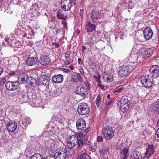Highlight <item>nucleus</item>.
<instances>
[{
    "mask_svg": "<svg viewBox=\"0 0 159 159\" xmlns=\"http://www.w3.org/2000/svg\"><path fill=\"white\" fill-rule=\"evenodd\" d=\"M151 108L152 109V111L154 113L158 114H159V101H157L156 102L152 103Z\"/></svg>",
    "mask_w": 159,
    "mask_h": 159,
    "instance_id": "obj_23",
    "label": "nucleus"
},
{
    "mask_svg": "<svg viewBox=\"0 0 159 159\" xmlns=\"http://www.w3.org/2000/svg\"><path fill=\"white\" fill-rule=\"evenodd\" d=\"M15 34H16V30H18L19 31H20L24 29L23 25L22 24H21L20 23L18 22L16 25V27L15 28Z\"/></svg>",
    "mask_w": 159,
    "mask_h": 159,
    "instance_id": "obj_32",
    "label": "nucleus"
},
{
    "mask_svg": "<svg viewBox=\"0 0 159 159\" xmlns=\"http://www.w3.org/2000/svg\"><path fill=\"white\" fill-rule=\"evenodd\" d=\"M86 49L85 46H83L82 47V51L83 52H84V51Z\"/></svg>",
    "mask_w": 159,
    "mask_h": 159,
    "instance_id": "obj_55",
    "label": "nucleus"
},
{
    "mask_svg": "<svg viewBox=\"0 0 159 159\" xmlns=\"http://www.w3.org/2000/svg\"><path fill=\"white\" fill-rule=\"evenodd\" d=\"M128 148L127 147L124 148L121 150L120 152V156L122 159H126L129 156L128 153Z\"/></svg>",
    "mask_w": 159,
    "mask_h": 159,
    "instance_id": "obj_24",
    "label": "nucleus"
},
{
    "mask_svg": "<svg viewBox=\"0 0 159 159\" xmlns=\"http://www.w3.org/2000/svg\"><path fill=\"white\" fill-rule=\"evenodd\" d=\"M101 100L100 94H99L96 100V103L98 107L99 105V103Z\"/></svg>",
    "mask_w": 159,
    "mask_h": 159,
    "instance_id": "obj_35",
    "label": "nucleus"
},
{
    "mask_svg": "<svg viewBox=\"0 0 159 159\" xmlns=\"http://www.w3.org/2000/svg\"><path fill=\"white\" fill-rule=\"evenodd\" d=\"M51 60L47 56H43L40 57L39 62L42 65H46L50 63Z\"/></svg>",
    "mask_w": 159,
    "mask_h": 159,
    "instance_id": "obj_18",
    "label": "nucleus"
},
{
    "mask_svg": "<svg viewBox=\"0 0 159 159\" xmlns=\"http://www.w3.org/2000/svg\"><path fill=\"white\" fill-rule=\"evenodd\" d=\"M91 151L92 152H95L96 151V150L94 148H91Z\"/></svg>",
    "mask_w": 159,
    "mask_h": 159,
    "instance_id": "obj_63",
    "label": "nucleus"
},
{
    "mask_svg": "<svg viewBox=\"0 0 159 159\" xmlns=\"http://www.w3.org/2000/svg\"><path fill=\"white\" fill-rule=\"evenodd\" d=\"M5 41L7 44V46H9L10 47L12 46V43H10L9 39L8 38H5Z\"/></svg>",
    "mask_w": 159,
    "mask_h": 159,
    "instance_id": "obj_38",
    "label": "nucleus"
},
{
    "mask_svg": "<svg viewBox=\"0 0 159 159\" xmlns=\"http://www.w3.org/2000/svg\"><path fill=\"white\" fill-rule=\"evenodd\" d=\"M44 159H56L55 158L52 156L51 155H50L49 156H48L46 157Z\"/></svg>",
    "mask_w": 159,
    "mask_h": 159,
    "instance_id": "obj_42",
    "label": "nucleus"
},
{
    "mask_svg": "<svg viewBox=\"0 0 159 159\" xmlns=\"http://www.w3.org/2000/svg\"><path fill=\"white\" fill-rule=\"evenodd\" d=\"M35 80L36 84L39 85L44 86L47 87L49 86L50 82L49 77L47 75H41L39 76L37 79H34Z\"/></svg>",
    "mask_w": 159,
    "mask_h": 159,
    "instance_id": "obj_2",
    "label": "nucleus"
},
{
    "mask_svg": "<svg viewBox=\"0 0 159 159\" xmlns=\"http://www.w3.org/2000/svg\"><path fill=\"white\" fill-rule=\"evenodd\" d=\"M106 77L109 82H112L113 80V76L111 73L107 75Z\"/></svg>",
    "mask_w": 159,
    "mask_h": 159,
    "instance_id": "obj_34",
    "label": "nucleus"
},
{
    "mask_svg": "<svg viewBox=\"0 0 159 159\" xmlns=\"http://www.w3.org/2000/svg\"><path fill=\"white\" fill-rule=\"evenodd\" d=\"M131 159H141L142 156L140 153L138 152H134L130 156Z\"/></svg>",
    "mask_w": 159,
    "mask_h": 159,
    "instance_id": "obj_28",
    "label": "nucleus"
},
{
    "mask_svg": "<svg viewBox=\"0 0 159 159\" xmlns=\"http://www.w3.org/2000/svg\"><path fill=\"white\" fill-rule=\"evenodd\" d=\"M57 17L59 19L62 20H66L67 18V16H65L64 14L62 13L61 11H58L57 13Z\"/></svg>",
    "mask_w": 159,
    "mask_h": 159,
    "instance_id": "obj_29",
    "label": "nucleus"
},
{
    "mask_svg": "<svg viewBox=\"0 0 159 159\" xmlns=\"http://www.w3.org/2000/svg\"><path fill=\"white\" fill-rule=\"evenodd\" d=\"M21 95H22L23 98H24L25 96L24 92L20 88L16 90L13 94V96L19 97Z\"/></svg>",
    "mask_w": 159,
    "mask_h": 159,
    "instance_id": "obj_26",
    "label": "nucleus"
},
{
    "mask_svg": "<svg viewBox=\"0 0 159 159\" xmlns=\"http://www.w3.org/2000/svg\"><path fill=\"white\" fill-rule=\"evenodd\" d=\"M2 71H3L2 68V67H0V75L2 74Z\"/></svg>",
    "mask_w": 159,
    "mask_h": 159,
    "instance_id": "obj_58",
    "label": "nucleus"
},
{
    "mask_svg": "<svg viewBox=\"0 0 159 159\" xmlns=\"http://www.w3.org/2000/svg\"><path fill=\"white\" fill-rule=\"evenodd\" d=\"M39 62L38 58L36 57H28L25 60V63L28 66H34Z\"/></svg>",
    "mask_w": 159,
    "mask_h": 159,
    "instance_id": "obj_14",
    "label": "nucleus"
},
{
    "mask_svg": "<svg viewBox=\"0 0 159 159\" xmlns=\"http://www.w3.org/2000/svg\"><path fill=\"white\" fill-rule=\"evenodd\" d=\"M67 146L70 148H72L77 144L78 149H80L84 146L85 145V143L83 140L78 136L72 137L67 140Z\"/></svg>",
    "mask_w": 159,
    "mask_h": 159,
    "instance_id": "obj_1",
    "label": "nucleus"
},
{
    "mask_svg": "<svg viewBox=\"0 0 159 159\" xmlns=\"http://www.w3.org/2000/svg\"><path fill=\"white\" fill-rule=\"evenodd\" d=\"M30 159H44L42 156L40 154L37 153L34 154L32 155Z\"/></svg>",
    "mask_w": 159,
    "mask_h": 159,
    "instance_id": "obj_30",
    "label": "nucleus"
},
{
    "mask_svg": "<svg viewBox=\"0 0 159 159\" xmlns=\"http://www.w3.org/2000/svg\"><path fill=\"white\" fill-rule=\"evenodd\" d=\"M85 151L86 150L84 149V152L82 153L80 155H79L77 159H91L90 156L86 153H84Z\"/></svg>",
    "mask_w": 159,
    "mask_h": 159,
    "instance_id": "obj_27",
    "label": "nucleus"
},
{
    "mask_svg": "<svg viewBox=\"0 0 159 159\" xmlns=\"http://www.w3.org/2000/svg\"><path fill=\"white\" fill-rule=\"evenodd\" d=\"M84 131V132L85 133H86L88 132V129H85L84 128V129H83V131H82L83 132Z\"/></svg>",
    "mask_w": 159,
    "mask_h": 159,
    "instance_id": "obj_56",
    "label": "nucleus"
},
{
    "mask_svg": "<svg viewBox=\"0 0 159 159\" xmlns=\"http://www.w3.org/2000/svg\"><path fill=\"white\" fill-rule=\"evenodd\" d=\"M76 76H77L78 77H79L80 78V79L81 77V75L80 74V73H78L77 74Z\"/></svg>",
    "mask_w": 159,
    "mask_h": 159,
    "instance_id": "obj_59",
    "label": "nucleus"
},
{
    "mask_svg": "<svg viewBox=\"0 0 159 159\" xmlns=\"http://www.w3.org/2000/svg\"><path fill=\"white\" fill-rule=\"evenodd\" d=\"M59 94V92H58L57 89L54 90L53 92L52 93V96L53 97H55L58 96Z\"/></svg>",
    "mask_w": 159,
    "mask_h": 159,
    "instance_id": "obj_37",
    "label": "nucleus"
},
{
    "mask_svg": "<svg viewBox=\"0 0 159 159\" xmlns=\"http://www.w3.org/2000/svg\"><path fill=\"white\" fill-rule=\"evenodd\" d=\"M56 120L59 122V123H62V119L60 118H57V119Z\"/></svg>",
    "mask_w": 159,
    "mask_h": 159,
    "instance_id": "obj_52",
    "label": "nucleus"
},
{
    "mask_svg": "<svg viewBox=\"0 0 159 159\" xmlns=\"http://www.w3.org/2000/svg\"><path fill=\"white\" fill-rule=\"evenodd\" d=\"M77 111L80 115H85L89 112V107L86 103H81L79 104Z\"/></svg>",
    "mask_w": 159,
    "mask_h": 159,
    "instance_id": "obj_5",
    "label": "nucleus"
},
{
    "mask_svg": "<svg viewBox=\"0 0 159 159\" xmlns=\"http://www.w3.org/2000/svg\"><path fill=\"white\" fill-rule=\"evenodd\" d=\"M63 71L65 73H68L70 72V70L69 69H66V68H64Z\"/></svg>",
    "mask_w": 159,
    "mask_h": 159,
    "instance_id": "obj_49",
    "label": "nucleus"
},
{
    "mask_svg": "<svg viewBox=\"0 0 159 159\" xmlns=\"http://www.w3.org/2000/svg\"><path fill=\"white\" fill-rule=\"evenodd\" d=\"M76 127L79 131H82L86 127L85 122L83 119H79L76 121Z\"/></svg>",
    "mask_w": 159,
    "mask_h": 159,
    "instance_id": "obj_17",
    "label": "nucleus"
},
{
    "mask_svg": "<svg viewBox=\"0 0 159 159\" xmlns=\"http://www.w3.org/2000/svg\"><path fill=\"white\" fill-rule=\"evenodd\" d=\"M111 105V104H110V103L108 102L106 105V107H107V108H109L110 106Z\"/></svg>",
    "mask_w": 159,
    "mask_h": 159,
    "instance_id": "obj_62",
    "label": "nucleus"
},
{
    "mask_svg": "<svg viewBox=\"0 0 159 159\" xmlns=\"http://www.w3.org/2000/svg\"><path fill=\"white\" fill-rule=\"evenodd\" d=\"M78 63L80 64H82L81 59L80 58H79L78 59Z\"/></svg>",
    "mask_w": 159,
    "mask_h": 159,
    "instance_id": "obj_53",
    "label": "nucleus"
},
{
    "mask_svg": "<svg viewBox=\"0 0 159 159\" xmlns=\"http://www.w3.org/2000/svg\"><path fill=\"white\" fill-rule=\"evenodd\" d=\"M80 80V78L75 75H73L71 76L70 80L72 82H77Z\"/></svg>",
    "mask_w": 159,
    "mask_h": 159,
    "instance_id": "obj_33",
    "label": "nucleus"
},
{
    "mask_svg": "<svg viewBox=\"0 0 159 159\" xmlns=\"http://www.w3.org/2000/svg\"><path fill=\"white\" fill-rule=\"evenodd\" d=\"M18 81H19V83L20 84H23L26 83L28 82L29 80H32V78H33L30 77V79H29L28 75L25 73H21L19 74L18 75Z\"/></svg>",
    "mask_w": 159,
    "mask_h": 159,
    "instance_id": "obj_12",
    "label": "nucleus"
},
{
    "mask_svg": "<svg viewBox=\"0 0 159 159\" xmlns=\"http://www.w3.org/2000/svg\"><path fill=\"white\" fill-rule=\"evenodd\" d=\"M17 127V123L15 122H10L6 126L7 129L9 132H13L14 131Z\"/></svg>",
    "mask_w": 159,
    "mask_h": 159,
    "instance_id": "obj_20",
    "label": "nucleus"
},
{
    "mask_svg": "<svg viewBox=\"0 0 159 159\" xmlns=\"http://www.w3.org/2000/svg\"><path fill=\"white\" fill-rule=\"evenodd\" d=\"M20 84L19 81L11 82L7 81L6 83V88L7 90L10 91H13L17 89L19 87Z\"/></svg>",
    "mask_w": 159,
    "mask_h": 159,
    "instance_id": "obj_10",
    "label": "nucleus"
},
{
    "mask_svg": "<svg viewBox=\"0 0 159 159\" xmlns=\"http://www.w3.org/2000/svg\"><path fill=\"white\" fill-rule=\"evenodd\" d=\"M140 80L143 86L144 87L149 88L152 85L153 79L151 75H142Z\"/></svg>",
    "mask_w": 159,
    "mask_h": 159,
    "instance_id": "obj_3",
    "label": "nucleus"
},
{
    "mask_svg": "<svg viewBox=\"0 0 159 159\" xmlns=\"http://www.w3.org/2000/svg\"><path fill=\"white\" fill-rule=\"evenodd\" d=\"M114 100L113 99L111 100L109 102H108L109 103H110L111 104L114 102Z\"/></svg>",
    "mask_w": 159,
    "mask_h": 159,
    "instance_id": "obj_60",
    "label": "nucleus"
},
{
    "mask_svg": "<svg viewBox=\"0 0 159 159\" xmlns=\"http://www.w3.org/2000/svg\"><path fill=\"white\" fill-rule=\"evenodd\" d=\"M9 75L11 76H13L15 74V71H11L9 73Z\"/></svg>",
    "mask_w": 159,
    "mask_h": 159,
    "instance_id": "obj_48",
    "label": "nucleus"
},
{
    "mask_svg": "<svg viewBox=\"0 0 159 159\" xmlns=\"http://www.w3.org/2000/svg\"><path fill=\"white\" fill-rule=\"evenodd\" d=\"M62 23L63 25L65 28H66L67 27V23L65 21H63L62 22Z\"/></svg>",
    "mask_w": 159,
    "mask_h": 159,
    "instance_id": "obj_50",
    "label": "nucleus"
},
{
    "mask_svg": "<svg viewBox=\"0 0 159 159\" xmlns=\"http://www.w3.org/2000/svg\"><path fill=\"white\" fill-rule=\"evenodd\" d=\"M134 68L132 65H128L122 66L119 71V75L121 77H124L127 75L128 72L131 71Z\"/></svg>",
    "mask_w": 159,
    "mask_h": 159,
    "instance_id": "obj_7",
    "label": "nucleus"
},
{
    "mask_svg": "<svg viewBox=\"0 0 159 159\" xmlns=\"http://www.w3.org/2000/svg\"><path fill=\"white\" fill-rule=\"evenodd\" d=\"M70 55V53L69 52H67L65 54V57L66 58V59L68 58Z\"/></svg>",
    "mask_w": 159,
    "mask_h": 159,
    "instance_id": "obj_46",
    "label": "nucleus"
},
{
    "mask_svg": "<svg viewBox=\"0 0 159 159\" xmlns=\"http://www.w3.org/2000/svg\"><path fill=\"white\" fill-rule=\"evenodd\" d=\"M75 93L83 97H85L87 94V90L84 85L79 86L75 90Z\"/></svg>",
    "mask_w": 159,
    "mask_h": 159,
    "instance_id": "obj_16",
    "label": "nucleus"
},
{
    "mask_svg": "<svg viewBox=\"0 0 159 159\" xmlns=\"http://www.w3.org/2000/svg\"><path fill=\"white\" fill-rule=\"evenodd\" d=\"M155 137L156 140L158 142H159V128L156 131Z\"/></svg>",
    "mask_w": 159,
    "mask_h": 159,
    "instance_id": "obj_36",
    "label": "nucleus"
},
{
    "mask_svg": "<svg viewBox=\"0 0 159 159\" xmlns=\"http://www.w3.org/2000/svg\"><path fill=\"white\" fill-rule=\"evenodd\" d=\"M102 14L100 10H94L90 13V16L92 21L95 22L101 18Z\"/></svg>",
    "mask_w": 159,
    "mask_h": 159,
    "instance_id": "obj_9",
    "label": "nucleus"
},
{
    "mask_svg": "<svg viewBox=\"0 0 159 159\" xmlns=\"http://www.w3.org/2000/svg\"><path fill=\"white\" fill-rule=\"evenodd\" d=\"M123 88L122 87H121L118 89L115 90L114 91V93H115L116 92H120L122 90H123Z\"/></svg>",
    "mask_w": 159,
    "mask_h": 159,
    "instance_id": "obj_43",
    "label": "nucleus"
},
{
    "mask_svg": "<svg viewBox=\"0 0 159 159\" xmlns=\"http://www.w3.org/2000/svg\"><path fill=\"white\" fill-rule=\"evenodd\" d=\"M67 151L65 148H60L56 150L54 157L56 159H66L67 155Z\"/></svg>",
    "mask_w": 159,
    "mask_h": 159,
    "instance_id": "obj_6",
    "label": "nucleus"
},
{
    "mask_svg": "<svg viewBox=\"0 0 159 159\" xmlns=\"http://www.w3.org/2000/svg\"><path fill=\"white\" fill-rule=\"evenodd\" d=\"M102 151H103L102 149L99 150V152H100V154H101V155H103L104 153V152H102Z\"/></svg>",
    "mask_w": 159,
    "mask_h": 159,
    "instance_id": "obj_61",
    "label": "nucleus"
},
{
    "mask_svg": "<svg viewBox=\"0 0 159 159\" xmlns=\"http://www.w3.org/2000/svg\"><path fill=\"white\" fill-rule=\"evenodd\" d=\"M64 64L66 65H67L70 64V61L69 60H66L65 61Z\"/></svg>",
    "mask_w": 159,
    "mask_h": 159,
    "instance_id": "obj_51",
    "label": "nucleus"
},
{
    "mask_svg": "<svg viewBox=\"0 0 159 159\" xmlns=\"http://www.w3.org/2000/svg\"><path fill=\"white\" fill-rule=\"evenodd\" d=\"M80 16L81 18H82L84 14V10L83 9H80Z\"/></svg>",
    "mask_w": 159,
    "mask_h": 159,
    "instance_id": "obj_41",
    "label": "nucleus"
},
{
    "mask_svg": "<svg viewBox=\"0 0 159 159\" xmlns=\"http://www.w3.org/2000/svg\"><path fill=\"white\" fill-rule=\"evenodd\" d=\"M154 150L155 148L153 145H149L146 153L145 157L149 158V157L154 153Z\"/></svg>",
    "mask_w": 159,
    "mask_h": 159,
    "instance_id": "obj_22",
    "label": "nucleus"
},
{
    "mask_svg": "<svg viewBox=\"0 0 159 159\" xmlns=\"http://www.w3.org/2000/svg\"><path fill=\"white\" fill-rule=\"evenodd\" d=\"M150 72L152 78H157L159 76V66L158 65H153L150 68Z\"/></svg>",
    "mask_w": 159,
    "mask_h": 159,
    "instance_id": "obj_13",
    "label": "nucleus"
},
{
    "mask_svg": "<svg viewBox=\"0 0 159 159\" xmlns=\"http://www.w3.org/2000/svg\"><path fill=\"white\" fill-rule=\"evenodd\" d=\"M31 123L30 120L28 118H25L23 121L22 124L24 127L27 126Z\"/></svg>",
    "mask_w": 159,
    "mask_h": 159,
    "instance_id": "obj_31",
    "label": "nucleus"
},
{
    "mask_svg": "<svg viewBox=\"0 0 159 159\" xmlns=\"http://www.w3.org/2000/svg\"><path fill=\"white\" fill-rule=\"evenodd\" d=\"M119 103H120V106L119 107L123 113L128 110L130 107V103L129 102L127 97L126 96H123L121 98Z\"/></svg>",
    "mask_w": 159,
    "mask_h": 159,
    "instance_id": "obj_4",
    "label": "nucleus"
},
{
    "mask_svg": "<svg viewBox=\"0 0 159 159\" xmlns=\"http://www.w3.org/2000/svg\"><path fill=\"white\" fill-rule=\"evenodd\" d=\"M157 125L159 126V119L158 120L157 123Z\"/></svg>",
    "mask_w": 159,
    "mask_h": 159,
    "instance_id": "obj_64",
    "label": "nucleus"
},
{
    "mask_svg": "<svg viewBox=\"0 0 159 159\" xmlns=\"http://www.w3.org/2000/svg\"><path fill=\"white\" fill-rule=\"evenodd\" d=\"M49 132L48 131H47L44 132H43V134H42V135L43 136H46V137H48V134Z\"/></svg>",
    "mask_w": 159,
    "mask_h": 159,
    "instance_id": "obj_45",
    "label": "nucleus"
},
{
    "mask_svg": "<svg viewBox=\"0 0 159 159\" xmlns=\"http://www.w3.org/2000/svg\"><path fill=\"white\" fill-rule=\"evenodd\" d=\"M143 35L144 38L147 40L151 39L153 35V32L150 28L147 27L143 30Z\"/></svg>",
    "mask_w": 159,
    "mask_h": 159,
    "instance_id": "obj_15",
    "label": "nucleus"
},
{
    "mask_svg": "<svg viewBox=\"0 0 159 159\" xmlns=\"http://www.w3.org/2000/svg\"><path fill=\"white\" fill-rule=\"evenodd\" d=\"M80 71L82 75H83L84 74V72L83 69H81L80 70Z\"/></svg>",
    "mask_w": 159,
    "mask_h": 159,
    "instance_id": "obj_54",
    "label": "nucleus"
},
{
    "mask_svg": "<svg viewBox=\"0 0 159 159\" xmlns=\"http://www.w3.org/2000/svg\"><path fill=\"white\" fill-rule=\"evenodd\" d=\"M97 141L98 142H101L103 140L102 137L101 136H99L97 137Z\"/></svg>",
    "mask_w": 159,
    "mask_h": 159,
    "instance_id": "obj_40",
    "label": "nucleus"
},
{
    "mask_svg": "<svg viewBox=\"0 0 159 159\" xmlns=\"http://www.w3.org/2000/svg\"><path fill=\"white\" fill-rule=\"evenodd\" d=\"M52 44L54 45L56 48H58L60 47L59 44L56 42L53 43Z\"/></svg>",
    "mask_w": 159,
    "mask_h": 159,
    "instance_id": "obj_47",
    "label": "nucleus"
},
{
    "mask_svg": "<svg viewBox=\"0 0 159 159\" xmlns=\"http://www.w3.org/2000/svg\"><path fill=\"white\" fill-rule=\"evenodd\" d=\"M69 68L71 70H74V67H73V65H70L69 67Z\"/></svg>",
    "mask_w": 159,
    "mask_h": 159,
    "instance_id": "obj_57",
    "label": "nucleus"
},
{
    "mask_svg": "<svg viewBox=\"0 0 159 159\" xmlns=\"http://www.w3.org/2000/svg\"><path fill=\"white\" fill-rule=\"evenodd\" d=\"M6 81V78L2 79L1 81H0V85H2L4 83H5Z\"/></svg>",
    "mask_w": 159,
    "mask_h": 159,
    "instance_id": "obj_44",
    "label": "nucleus"
},
{
    "mask_svg": "<svg viewBox=\"0 0 159 159\" xmlns=\"http://www.w3.org/2000/svg\"><path fill=\"white\" fill-rule=\"evenodd\" d=\"M63 76L61 74L55 75L52 77V80L54 83H61L63 80Z\"/></svg>",
    "mask_w": 159,
    "mask_h": 159,
    "instance_id": "obj_19",
    "label": "nucleus"
},
{
    "mask_svg": "<svg viewBox=\"0 0 159 159\" xmlns=\"http://www.w3.org/2000/svg\"><path fill=\"white\" fill-rule=\"evenodd\" d=\"M102 133L104 138L108 140L111 139L114 135L113 129L110 127L104 128L103 129Z\"/></svg>",
    "mask_w": 159,
    "mask_h": 159,
    "instance_id": "obj_8",
    "label": "nucleus"
},
{
    "mask_svg": "<svg viewBox=\"0 0 159 159\" xmlns=\"http://www.w3.org/2000/svg\"><path fill=\"white\" fill-rule=\"evenodd\" d=\"M87 31L91 32L93 31L95 29L96 26L95 25L92 24L89 21H87L86 24Z\"/></svg>",
    "mask_w": 159,
    "mask_h": 159,
    "instance_id": "obj_25",
    "label": "nucleus"
},
{
    "mask_svg": "<svg viewBox=\"0 0 159 159\" xmlns=\"http://www.w3.org/2000/svg\"><path fill=\"white\" fill-rule=\"evenodd\" d=\"M143 51L142 53V55L144 58H146L147 57H149L153 53L152 50L151 48H146L143 49Z\"/></svg>",
    "mask_w": 159,
    "mask_h": 159,
    "instance_id": "obj_21",
    "label": "nucleus"
},
{
    "mask_svg": "<svg viewBox=\"0 0 159 159\" xmlns=\"http://www.w3.org/2000/svg\"><path fill=\"white\" fill-rule=\"evenodd\" d=\"M96 80L98 82V86L100 87L102 89H103L104 88V86L101 84V81L100 79H98V80Z\"/></svg>",
    "mask_w": 159,
    "mask_h": 159,
    "instance_id": "obj_39",
    "label": "nucleus"
},
{
    "mask_svg": "<svg viewBox=\"0 0 159 159\" xmlns=\"http://www.w3.org/2000/svg\"><path fill=\"white\" fill-rule=\"evenodd\" d=\"M73 0H61V5L62 9L64 11L70 10L72 4Z\"/></svg>",
    "mask_w": 159,
    "mask_h": 159,
    "instance_id": "obj_11",
    "label": "nucleus"
}]
</instances>
